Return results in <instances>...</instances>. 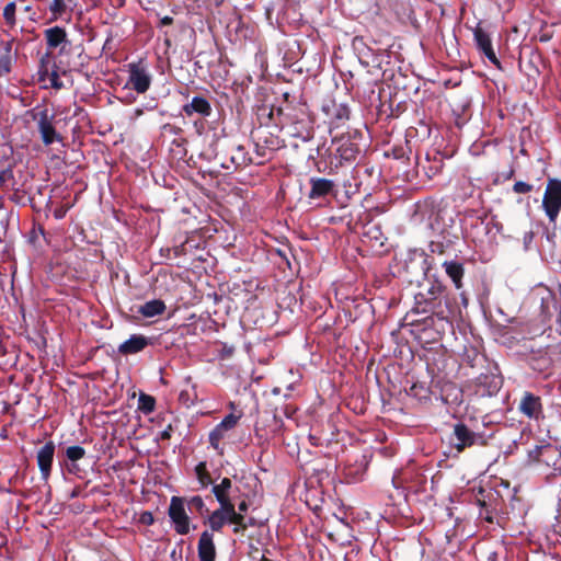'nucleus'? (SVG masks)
<instances>
[{"label":"nucleus","instance_id":"1","mask_svg":"<svg viewBox=\"0 0 561 561\" xmlns=\"http://www.w3.org/2000/svg\"><path fill=\"white\" fill-rule=\"evenodd\" d=\"M226 523L236 525L233 529L234 533H238L239 529H245L247 527L244 516L237 513L234 506H230L229 510L225 508V506H220L208 517V524L213 531H220Z\"/></svg>","mask_w":561,"mask_h":561},{"label":"nucleus","instance_id":"2","mask_svg":"<svg viewBox=\"0 0 561 561\" xmlns=\"http://www.w3.org/2000/svg\"><path fill=\"white\" fill-rule=\"evenodd\" d=\"M542 207L551 222H554L561 209V181L551 179L548 181L542 199Z\"/></svg>","mask_w":561,"mask_h":561},{"label":"nucleus","instance_id":"3","mask_svg":"<svg viewBox=\"0 0 561 561\" xmlns=\"http://www.w3.org/2000/svg\"><path fill=\"white\" fill-rule=\"evenodd\" d=\"M454 436L457 440L454 447L458 453H461L466 448L471 447L476 444H485V440L482 435L471 431L463 423H457L454 426Z\"/></svg>","mask_w":561,"mask_h":561},{"label":"nucleus","instance_id":"4","mask_svg":"<svg viewBox=\"0 0 561 561\" xmlns=\"http://www.w3.org/2000/svg\"><path fill=\"white\" fill-rule=\"evenodd\" d=\"M169 516L175 525V530L185 535L190 530V520L184 508V501L181 497L173 496L171 499L170 507H169Z\"/></svg>","mask_w":561,"mask_h":561},{"label":"nucleus","instance_id":"5","mask_svg":"<svg viewBox=\"0 0 561 561\" xmlns=\"http://www.w3.org/2000/svg\"><path fill=\"white\" fill-rule=\"evenodd\" d=\"M128 84L138 93H145L150 88L151 76L139 64L129 65Z\"/></svg>","mask_w":561,"mask_h":561},{"label":"nucleus","instance_id":"6","mask_svg":"<svg viewBox=\"0 0 561 561\" xmlns=\"http://www.w3.org/2000/svg\"><path fill=\"white\" fill-rule=\"evenodd\" d=\"M519 410L524 415L530 419H539L542 413L540 398L530 392H526L520 400Z\"/></svg>","mask_w":561,"mask_h":561},{"label":"nucleus","instance_id":"7","mask_svg":"<svg viewBox=\"0 0 561 561\" xmlns=\"http://www.w3.org/2000/svg\"><path fill=\"white\" fill-rule=\"evenodd\" d=\"M474 39L478 48L485 55V57L494 65L499 66L500 61L493 50L492 42L489 34L480 26L474 30Z\"/></svg>","mask_w":561,"mask_h":561},{"label":"nucleus","instance_id":"8","mask_svg":"<svg viewBox=\"0 0 561 561\" xmlns=\"http://www.w3.org/2000/svg\"><path fill=\"white\" fill-rule=\"evenodd\" d=\"M55 445L53 442L46 443L37 453V462L43 477L48 478L51 469Z\"/></svg>","mask_w":561,"mask_h":561},{"label":"nucleus","instance_id":"9","mask_svg":"<svg viewBox=\"0 0 561 561\" xmlns=\"http://www.w3.org/2000/svg\"><path fill=\"white\" fill-rule=\"evenodd\" d=\"M198 557L201 561H215L216 548L213 534L205 530L202 533L198 541Z\"/></svg>","mask_w":561,"mask_h":561},{"label":"nucleus","instance_id":"10","mask_svg":"<svg viewBox=\"0 0 561 561\" xmlns=\"http://www.w3.org/2000/svg\"><path fill=\"white\" fill-rule=\"evenodd\" d=\"M38 130L45 145H50L56 139H58V135L51 124V118L49 117L47 111L39 113Z\"/></svg>","mask_w":561,"mask_h":561},{"label":"nucleus","instance_id":"11","mask_svg":"<svg viewBox=\"0 0 561 561\" xmlns=\"http://www.w3.org/2000/svg\"><path fill=\"white\" fill-rule=\"evenodd\" d=\"M149 343L148 337L140 334H134L118 346V352L123 355L136 354L146 348Z\"/></svg>","mask_w":561,"mask_h":561},{"label":"nucleus","instance_id":"12","mask_svg":"<svg viewBox=\"0 0 561 561\" xmlns=\"http://www.w3.org/2000/svg\"><path fill=\"white\" fill-rule=\"evenodd\" d=\"M231 489V480L228 478H224L219 484L213 486V493L215 494L220 506H225V508H230V506H234L232 501L229 497V490Z\"/></svg>","mask_w":561,"mask_h":561},{"label":"nucleus","instance_id":"13","mask_svg":"<svg viewBox=\"0 0 561 561\" xmlns=\"http://www.w3.org/2000/svg\"><path fill=\"white\" fill-rule=\"evenodd\" d=\"M183 111L188 116L193 115L194 113L208 116L211 112V106L206 99L195 96L192 99L191 103L184 105Z\"/></svg>","mask_w":561,"mask_h":561},{"label":"nucleus","instance_id":"14","mask_svg":"<svg viewBox=\"0 0 561 561\" xmlns=\"http://www.w3.org/2000/svg\"><path fill=\"white\" fill-rule=\"evenodd\" d=\"M310 183H311V190L309 193L310 198L323 197V196L328 195L334 186L333 182L330 180H327V179H311Z\"/></svg>","mask_w":561,"mask_h":561},{"label":"nucleus","instance_id":"15","mask_svg":"<svg viewBox=\"0 0 561 561\" xmlns=\"http://www.w3.org/2000/svg\"><path fill=\"white\" fill-rule=\"evenodd\" d=\"M165 310V305L162 300L154 299L147 301L139 308V313H141L146 318H152L154 316H159L163 313Z\"/></svg>","mask_w":561,"mask_h":561},{"label":"nucleus","instance_id":"16","mask_svg":"<svg viewBox=\"0 0 561 561\" xmlns=\"http://www.w3.org/2000/svg\"><path fill=\"white\" fill-rule=\"evenodd\" d=\"M444 267L446 274L453 279L455 286L459 289L461 288V278L463 276V267L460 263L457 262H445Z\"/></svg>","mask_w":561,"mask_h":561},{"label":"nucleus","instance_id":"17","mask_svg":"<svg viewBox=\"0 0 561 561\" xmlns=\"http://www.w3.org/2000/svg\"><path fill=\"white\" fill-rule=\"evenodd\" d=\"M47 45L50 48H56L66 39V32L59 26H55L45 31Z\"/></svg>","mask_w":561,"mask_h":561},{"label":"nucleus","instance_id":"18","mask_svg":"<svg viewBox=\"0 0 561 561\" xmlns=\"http://www.w3.org/2000/svg\"><path fill=\"white\" fill-rule=\"evenodd\" d=\"M195 472L202 486H207L211 483V478L207 471L206 462H199L195 468Z\"/></svg>","mask_w":561,"mask_h":561},{"label":"nucleus","instance_id":"19","mask_svg":"<svg viewBox=\"0 0 561 561\" xmlns=\"http://www.w3.org/2000/svg\"><path fill=\"white\" fill-rule=\"evenodd\" d=\"M227 432L218 425L209 434V443L215 449H219L220 440L225 437Z\"/></svg>","mask_w":561,"mask_h":561},{"label":"nucleus","instance_id":"20","mask_svg":"<svg viewBox=\"0 0 561 561\" xmlns=\"http://www.w3.org/2000/svg\"><path fill=\"white\" fill-rule=\"evenodd\" d=\"M66 10L65 0H53L49 4V11L51 12V20H57Z\"/></svg>","mask_w":561,"mask_h":561},{"label":"nucleus","instance_id":"21","mask_svg":"<svg viewBox=\"0 0 561 561\" xmlns=\"http://www.w3.org/2000/svg\"><path fill=\"white\" fill-rule=\"evenodd\" d=\"M241 415H236L233 413L227 415L219 424L218 426L222 428L224 431L228 432L232 430L240 420Z\"/></svg>","mask_w":561,"mask_h":561},{"label":"nucleus","instance_id":"22","mask_svg":"<svg viewBox=\"0 0 561 561\" xmlns=\"http://www.w3.org/2000/svg\"><path fill=\"white\" fill-rule=\"evenodd\" d=\"M139 408L146 412H152L154 409V399L148 394H141L139 398Z\"/></svg>","mask_w":561,"mask_h":561},{"label":"nucleus","instance_id":"23","mask_svg":"<svg viewBox=\"0 0 561 561\" xmlns=\"http://www.w3.org/2000/svg\"><path fill=\"white\" fill-rule=\"evenodd\" d=\"M66 455L71 461H77L84 457L85 450L80 446H70L67 448Z\"/></svg>","mask_w":561,"mask_h":561},{"label":"nucleus","instance_id":"24","mask_svg":"<svg viewBox=\"0 0 561 561\" xmlns=\"http://www.w3.org/2000/svg\"><path fill=\"white\" fill-rule=\"evenodd\" d=\"M3 18L9 24H14L15 22V3L10 2L3 9Z\"/></svg>","mask_w":561,"mask_h":561},{"label":"nucleus","instance_id":"25","mask_svg":"<svg viewBox=\"0 0 561 561\" xmlns=\"http://www.w3.org/2000/svg\"><path fill=\"white\" fill-rule=\"evenodd\" d=\"M339 151L341 152V157L344 159H353L355 157V151L353 149L352 142H345L340 148Z\"/></svg>","mask_w":561,"mask_h":561},{"label":"nucleus","instance_id":"26","mask_svg":"<svg viewBox=\"0 0 561 561\" xmlns=\"http://www.w3.org/2000/svg\"><path fill=\"white\" fill-rule=\"evenodd\" d=\"M11 70V58L9 55L0 57V76L8 73Z\"/></svg>","mask_w":561,"mask_h":561},{"label":"nucleus","instance_id":"27","mask_svg":"<svg viewBox=\"0 0 561 561\" xmlns=\"http://www.w3.org/2000/svg\"><path fill=\"white\" fill-rule=\"evenodd\" d=\"M533 190V185L526 183V182H516L513 186V191L517 194H526L529 193Z\"/></svg>","mask_w":561,"mask_h":561},{"label":"nucleus","instance_id":"28","mask_svg":"<svg viewBox=\"0 0 561 561\" xmlns=\"http://www.w3.org/2000/svg\"><path fill=\"white\" fill-rule=\"evenodd\" d=\"M188 505H190L191 508H195L199 513H203V511L205 508L204 501H203V499L201 496H193L190 500Z\"/></svg>","mask_w":561,"mask_h":561},{"label":"nucleus","instance_id":"29","mask_svg":"<svg viewBox=\"0 0 561 561\" xmlns=\"http://www.w3.org/2000/svg\"><path fill=\"white\" fill-rule=\"evenodd\" d=\"M336 118L339 121L347 119L348 118V110H347V107H344V106L340 107L337 110V113H336Z\"/></svg>","mask_w":561,"mask_h":561},{"label":"nucleus","instance_id":"30","mask_svg":"<svg viewBox=\"0 0 561 561\" xmlns=\"http://www.w3.org/2000/svg\"><path fill=\"white\" fill-rule=\"evenodd\" d=\"M50 82H51V85L56 89H60L61 88V83L58 81V76L57 73H53L51 75V78H50Z\"/></svg>","mask_w":561,"mask_h":561},{"label":"nucleus","instance_id":"31","mask_svg":"<svg viewBox=\"0 0 561 561\" xmlns=\"http://www.w3.org/2000/svg\"><path fill=\"white\" fill-rule=\"evenodd\" d=\"M141 520H142L144 523H148V524H150V523H152L153 517H152V515H151L150 513L146 512V513H144V514H142V516H141Z\"/></svg>","mask_w":561,"mask_h":561},{"label":"nucleus","instance_id":"32","mask_svg":"<svg viewBox=\"0 0 561 561\" xmlns=\"http://www.w3.org/2000/svg\"><path fill=\"white\" fill-rule=\"evenodd\" d=\"M238 508L239 513L243 515L242 513L248 511V503L245 501H242L241 503H239Z\"/></svg>","mask_w":561,"mask_h":561},{"label":"nucleus","instance_id":"33","mask_svg":"<svg viewBox=\"0 0 561 561\" xmlns=\"http://www.w3.org/2000/svg\"><path fill=\"white\" fill-rule=\"evenodd\" d=\"M442 290H443V287H442L440 285H436V286H433V287L431 288V294H432V295H436V294L442 293Z\"/></svg>","mask_w":561,"mask_h":561},{"label":"nucleus","instance_id":"34","mask_svg":"<svg viewBox=\"0 0 561 561\" xmlns=\"http://www.w3.org/2000/svg\"><path fill=\"white\" fill-rule=\"evenodd\" d=\"M172 22H173V20H172V18H170V16H164V18L161 20V23H162L163 25H170V24H172Z\"/></svg>","mask_w":561,"mask_h":561}]
</instances>
